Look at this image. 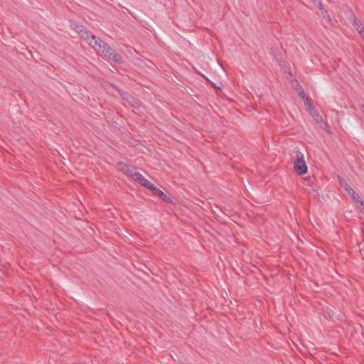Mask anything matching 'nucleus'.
I'll list each match as a JSON object with an SVG mask.
<instances>
[{"mask_svg": "<svg viewBox=\"0 0 364 364\" xmlns=\"http://www.w3.org/2000/svg\"><path fill=\"white\" fill-rule=\"evenodd\" d=\"M294 169L298 175H304L307 172V166L303 154L298 149L296 151L294 161Z\"/></svg>", "mask_w": 364, "mask_h": 364, "instance_id": "f257e3e1", "label": "nucleus"}, {"mask_svg": "<svg viewBox=\"0 0 364 364\" xmlns=\"http://www.w3.org/2000/svg\"><path fill=\"white\" fill-rule=\"evenodd\" d=\"M101 52L103 55L113 60L117 63L122 64L123 63V59L121 55L117 53L114 48L110 46L106 45L105 47L101 49Z\"/></svg>", "mask_w": 364, "mask_h": 364, "instance_id": "f03ea898", "label": "nucleus"}, {"mask_svg": "<svg viewBox=\"0 0 364 364\" xmlns=\"http://www.w3.org/2000/svg\"><path fill=\"white\" fill-rule=\"evenodd\" d=\"M308 113L314 117L316 122L319 125V127L323 129H326L328 124L323 121V117L319 114L318 111L315 108V107L311 108L307 110Z\"/></svg>", "mask_w": 364, "mask_h": 364, "instance_id": "7ed1b4c3", "label": "nucleus"}, {"mask_svg": "<svg viewBox=\"0 0 364 364\" xmlns=\"http://www.w3.org/2000/svg\"><path fill=\"white\" fill-rule=\"evenodd\" d=\"M149 190H150L154 195L159 196L163 201L171 204L173 203L171 197L165 194L161 190L158 188L154 184L151 185Z\"/></svg>", "mask_w": 364, "mask_h": 364, "instance_id": "20e7f679", "label": "nucleus"}, {"mask_svg": "<svg viewBox=\"0 0 364 364\" xmlns=\"http://www.w3.org/2000/svg\"><path fill=\"white\" fill-rule=\"evenodd\" d=\"M121 169L125 174H127L128 176H129L132 179H134L135 173H139L138 171H136L135 167H134L132 166L127 165V164H124L123 166L121 168Z\"/></svg>", "mask_w": 364, "mask_h": 364, "instance_id": "39448f33", "label": "nucleus"}, {"mask_svg": "<svg viewBox=\"0 0 364 364\" xmlns=\"http://www.w3.org/2000/svg\"><path fill=\"white\" fill-rule=\"evenodd\" d=\"M134 181L139 182L142 186L149 189L151 186L152 183L146 179L139 172L138 173H135Z\"/></svg>", "mask_w": 364, "mask_h": 364, "instance_id": "423d86ee", "label": "nucleus"}, {"mask_svg": "<svg viewBox=\"0 0 364 364\" xmlns=\"http://www.w3.org/2000/svg\"><path fill=\"white\" fill-rule=\"evenodd\" d=\"M80 36L81 38L86 41L89 43V45L93 46V44L92 43V39H95V36L93 35L90 31H88L85 28L80 34Z\"/></svg>", "mask_w": 364, "mask_h": 364, "instance_id": "0eeeda50", "label": "nucleus"}, {"mask_svg": "<svg viewBox=\"0 0 364 364\" xmlns=\"http://www.w3.org/2000/svg\"><path fill=\"white\" fill-rule=\"evenodd\" d=\"M343 182L345 183L344 188L351 196V198L356 202L360 200V198L359 195L350 187V186L346 181H343Z\"/></svg>", "mask_w": 364, "mask_h": 364, "instance_id": "6e6552de", "label": "nucleus"}, {"mask_svg": "<svg viewBox=\"0 0 364 364\" xmlns=\"http://www.w3.org/2000/svg\"><path fill=\"white\" fill-rule=\"evenodd\" d=\"M92 43L93 44V46H92V47L98 48V51H101V49H102V48L107 45V43L105 41H103L100 38H97L96 36L95 39H92Z\"/></svg>", "mask_w": 364, "mask_h": 364, "instance_id": "1a4fd4ad", "label": "nucleus"}, {"mask_svg": "<svg viewBox=\"0 0 364 364\" xmlns=\"http://www.w3.org/2000/svg\"><path fill=\"white\" fill-rule=\"evenodd\" d=\"M92 43L93 44V46H92V47L98 48V51H101V49H102V48L107 45V43L105 41H103L100 38H97L96 36L95 39H92Z\"/></svg>", "mask_w": 364, "mask_h": 364, "instance_id": "9d476101", "label": "nucleus"}, {"mask_svg": "<svg viewBox=\"0 0 364 364\" xmlns=\"http://www.w3.org/2000/svg\"><path fill=\"white\" fill-rule=\"evenodd\" d=\"M70 26L73 30H75L79 35L82 32L83 30L85 29V28L82 26L79 25L77 23L73 21L70 23Z\"/></svg>", "mask_w": 364, "mask_h": 364, "instance_id": "9b49d317", "label": "nucleus"}, {"mask_svg": "<svg viewBox=\"0 0 364 364\" xmlns=\"http://www.w3.org/2000/svg\"><path fill=\"white\" fill-rule=\"evenodd\" d=\"M303 100H304L306 111L314 107L309 97H306V98Z\"/></svg>", "mask_w": 364, "mask_h": 364, "instance_id": "f8f14e48", "label": "nucleus"}, {"mask_svg": "<svg viewBox=\"0 0 364 364\" xmlns=\"http://www.w3.org/2000/svg\"><path fill=\"white\" fill-rule=\"evenodd\" d=\"M296 91H297L298 95L299 96V97L301 100H304L306 98V97H307L306 94L305 93V92L304 91V90L301 87H299L296 90Z\"/></svg>", "mask_w": 364, "mask_h": 364, "instance_id": "ddd939ff", "label": "nucleus"}, {"mask_svg": "<svg viewBox=\"0 0 364 364\" xmlns=\"http://www.w3.org/2000/svg\"><path fill=\"white\" fill-rule=\"evenodd\" d=\"M358 27L355 28L356 31L361 35V36L364 34V27L360 26L356 22Z\"/></svg>", "mask_w": 364, "mask_h": 364, "instance_id": "4468645a", "label": "nucleus"}, {"mask_svg": "<svg viewBox=\"0 0 364 364\" xmlns=\"http://www.w3.org/2000/svg\"><path fill=\"white\" fill-rule=\"evenodd\" d=\"M317 7L320 9V10H322L323 9V4H322V2L321 1V0H318L316 1V4H315Z\"/></svg>", "mask_w": 364, "mask_h": 364, "instance_id": "2eb2a0df", "label": "nucleus"}, {"mask_svg": "<svg viewBox=\"0 0 364 364\" xmlns=\"http://www.w3.org/2000/svg\"><path fill=\"white\" fill-rule=\"evenodd\" d=\"M338 181L340 182V184L344 188L345 183L343 182V181H345V180L343 179L340 176H338Z\"/></svg>", "mask_w": 364, "mask_h": 364, "instance_id": "dca6fc26", "label": "nucleus"}, {"mask_svg": "<svg viewBox=\"0 0 364 364\" xmlns=\"http://www.w3.org/2000/svg\"><path fill=\"white\" fill-rule=\"evenodd\" d=\"M358 202L360 204L363 208H364V200L360 198Z\"/></svg>", "mask_w": 364, "mask_h": 364, "instance_id": "f3484780", "label": "nucleus"}, {"mask_svg": "<svg viewBox=\"0 0 364 364\" xmlns=\"http://www.w3.org/2000/svg\"><path fill=\"white\" fill-rule=\"evenodd\" d=\"M358 202L360 204L363 208H364V200L360 198Z\"/></svg>", "mask_w": 364, "mask_h": 364, "instance_id": "a211bd4d", "label": "nucleus"}, {"mask_svg": "<svg viewBox=\"0 0 364 364\" xmlns=\"http://www.w3.org/2000/svg\"><path fill=\"white\" fill-rule=\"evenodd\" d=\"M318 1V0H312V1H313L314 4H316V1Z\"/></svg>", "mask_w": 364, "mask_h": 364, "instance_id": "6ab92c4d", "label": "nucleus"}, {"mask_svg": "<svg viewBox=\"0 0 364 364\" xmlns=\"http://www.w3.org/2000/svg\"><path fill=\"white\" fill-rule=\"evenodd\" d=\"M362 112H363V114H364V107H363V109H362Z\"/></svg>", "mask_w": 364, "mask_h": 364, "instance_id": "aec40b11", "label": "nucleus"}, {"mask_svg": "<svg viewBox=\"0 0 364 364\" xmlns=\"http://www.w3.org/2000/svg\"><path fill=\"white\" fill-rule=\"evenodd\" d=\"M362 211H363V213H364V208H363V210H362Z\"/></svg>", "mask_w": 364, "mask_h": 364, "instance_id": "412c9836", "label": "nucleus"}, {"mask_svg": "<svg viewBox=\"0 0 364 364\" xmlns=\"http://www.w3.org/2000/svg\"><path fill=\"white\" fill-rule=\"evenodd\" d=\"M362 37H363V39H364V33H363V36Z\"/></svg>", "mask_w": 364, "mask_h": 364, "instance_id": "4be33fe9", "label": "nucleus"}]
</instances>
